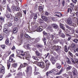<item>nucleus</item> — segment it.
Returning <instances> with one entry per match:
<instances>
[{
    "instance_id": "16",
    "label": "nucleus",
    "mask_w": 78,
    "mask_h": 78,
    "mask_svg": "<svg viewBox=\"0 0 78 78\" xmlns=\"http://www.w3.org/2000/svg\"><path fill=\"white\" fill-rule=\"evenodd\" d=\"M41 18L42 19H43L44 20V21H47V20H48V19H47V18L46 17V16H41Z\"/></svg>"
},
{
    "instance_id": "1",
    "label": "nucleus",
    "mask_w": 78,
    "mask_h": 78,
    "mask_svg": "<svg viewBox=\"0 0 78 78\" xmlns=\"http://www.w3.org/2000/svg\"><path fill=\"white\" fill-rule=\"evenodd\" d=\"M52 73H53V74H54L55 75H59L61 73L60 72H58L56 71L55 70L52 69V70L48 71L46 73V75L47 76H48V75H50Z\"/></svg>"
},
{
    "instance_id": "21",
    "label": "nucleus",
    "mask_w": 78,
    "mask_h": 78,
    "mask_svg": "<svg viewBox=\"0 0 78 78\" xmlns=\"http://www.w3.org/2000/svg\"><path fill=\"white\" fill-rule=\"evenodd\" d=\"M47 29L48 30H49V31H52V30H53L52 27L51 26H48V27Z\"/></svg>"
},
{
    "instance_id": "54",
    "label": "nucleus",
    "mask_w": 78,
    "mask_h": 78,
    "mask_svg": "<svg viewBox=\"0 0 78 78\" xmlns=\"http://www.w3.org/2000/svg\"><path fill=\"white\" fill-rule=\"evenodd\" d=\"M28 64H27V63H23V67H26V66H28Z\"/></svg>"
},
{
    "instance_id": "8",
    "label": "nucleus",
    "mask_w": 78,
    "mask_h": 78,
    "mask_svg": "<svg viewBox=\"0 0 78 78\" xmlns=\"http://www.w3.org/2000/svg\"><path fill=\"white\" fill-rule=\"evenodd\" d=\"M50 60L51 61V62L53 65H54L56 62V60L55 59V58L53 57H51L50 59Z\"/></svg>"
},
{
    "instance_id": "11",
    "label": "nucleus",
    "mask_w": 78,
    "mask_h": 78,
    "mask_svg": "<svg viewBox=\"0 0 78 78\" xmlns=\"http://www.w3.org/2000/svg\"><path fill=\"white\" fill-rule=\"evenodd\" d=\"M52 26L53 28H54V29H57V30H59V28L58 27V26L57 25V24H53L52 25Z\"/></svg>"
},
{
    "instance_id": "5",
    "label": "nucleus",
    "mask_w": 78,
    "mask_h": 78,
    "mask_svg": "<svg viewBox=\"0 0 78 78\" xmlns=\"http://www.w3.org/2000/svg\"><path fill=\"white\" fill-rule=\"evenodd\" d=\"M21 55L23 56H26V55H27L26 57V59L28 61H29L30 60V55L28 54V51H27L24 53L23 54H21Z\"/></svg>"
},
{
    "instance_id": "24",
    "label": "nucleus",
    "mask_w": 78,
    "mask_h": 78,
    "mask_svg": "<svg viewBox=\"0 0 78 78\" xmlns=\"http://www.w3.org/2000/svg\"><path fill=\"white\" fill-rule=\"evenodd\" d=\"M67 59H68V60L66 62L67 64H71V61H70V60L69 58H67Z\"/></svg>"
},
{
    "instance_id": "27",
    "label": "nucleus",
    "mask_w": 78,
    "mask_h": 78,
    "mask_svg": "<svg viewBox=\"0 0 78 78\" xmlns=\"http://www.w3.org/2000/svg\"><path fill=\"white\" fill-rule=\"evenodd\" d=\"M73 73L74 75V76H76V73H77V71L76 70H73Z\"/></svg>"
},
{
    "instance_id": "7",
    "label": "nucleus",
    "mask_w": 78,
    "mask_h": 78,
    "mask_svg": "<svg viewBox=\"0 0 78 78\" xmlns=\"http://www.w3.org/2000/svg\"><path fill=\"white\" fill-rule=\"evenodd\" d=\"M35 53L36 56L39 59H42V54L39 52L38 51H36Z\"/></svg>"
},
{
    "instance_id": "52",
    "label": "nucleus",
    "mask_w": 78,
    "mask_h": 78,
    "mask_svg": "<svg viewBox=\"0 0 78 78\" xmlns=\"http://www.w3.org/2000/svg\"><path fill=\"white\" fill-rule=\"evenodd\" d=\"M35 40H36V42H38L40 41V38L39 37H38L35 39Z\"/></svg>"
},
{
    "instance_id": "45",
    "label": "nucleus",
    "mask_w": 78,
    "mask_h": 78,
    "mask_svg": "<svg viewBox=\"0 0 78 78\" xmlns=\"http://www.w3.org/2000/svg\"><path fill=\"white\" fill-rule=\"evenodd\" d=\"M37 14H35L34 17V19H37Z\"/></svg>"
},
{
    "instance_id": "15",
    "label": "nucleus",
    "mask_w": 78,
    "mask_h": 78,
    "mask_svg": "<svg viewBox=\"0 0 78 78\" xmlns=\"http://www.w3.org/2000/svg\"><path fill=\"white\" fill-rule=\"evenodd\" d=\"M55 37V35L53 34L51 35H49L48 37V39H54V37Z\"/></svg>"
},
{
    "instance_id": "10",
    "label": "nucleus",
    "mask_w": 78,
    "mask_h": 78,
    "mask_svg": "<svg viewBox=\"0 0 78 78\" xmlns=\"http://www.w3.org/2000/svg\"><path fill=\"white\" fill-rule=\"evenodd\" d=\"M66 27L67 28H68V29H69V30H71V34H74V33H75V30L73 29H72V27H69V26L67 25L66 26Z\"/></svg>"
},
{
    "instance_id": "26",
    "label": "nucleus",
    "mask_w": 78,
    "mask_h": 78,
    "mask_svg": "<svg viewBox=\"0 0 78 78\" xmlns=\"http://www.w3.org/2000/svg\"><path fill=\"white\" fill-rule=\"evenodd\" d=\"M33 11H30V12L31 13V15H30V18L31 19L33 18V16H34V13H33Z\"/></svg>"
},
{
    "instance_id": "29",
    "label": "nucleus",
    "mask_w": 78,
    "mask_h": 78,
    "mask_svg": "<svg viewBox=\"0 0 78 78\" xmlns=\"http://www.w3.org/2000/svg\"><path fill=\"white\" fill-rule=\"evenodd\" d=\"M42 41H43L44 44V45H46V38L44 37L43 38Z\"/></svg>"
},
{
    "instance_id": "50",
    "label": "nucleus",
    "mask_w": 78,
    "mask_h": 78,
    "mask_svg": "<svg viewBox=\"0 0 78 78\" xmlns=\"http://www.w3.org/2000/svg\"><path fill=\"white\" fill-rule=\"evenodd\" d=\"M69 54L70 55V56H71L72 57L73 56V54L72 53V52L70 51H69Z\"/></svg>"
},
{
    "instance_id": "19",
    "label": "nucleus",
    "mask_w": 78,
    "mask_h": 78,
    "mask_svg": "<svg viewBox=\"0 0 78 78\" xmlns=\"http://www.w3.org/2000/svg\"><path fill=\"white\" fill-rule=\"evenodd\" d=\"M36 46L38 48H41L43 47V46L41 44H37Z\"/></svg>"
},
{
    "instance_id": "18",
    "label": "nucleus",
    "mask_w": 78,
    "mask_h": 78,
    "mask_svg": "<svg viewBox=\"0 0 78 78\" xmlns=\"http://www.w3.org/2000/svg\"><path fill=\"white\" fill-rule=\"evenodd\" d=\"M37 22H39L40 23H44V20L40 18L38 19Z\"/></svg>"
},
{
    "instance_id": "9",
    "label": "nucleus",
    "mask_w": 78,
    "mask_h": 78,
    "mask_svg": "<svg viewBox=\"0 0 78 78\" xmlns=\"http://www.w3.org/2000/svg\"><path fill=\"white\" fill-rule=\"evenodd\" d=\"M43 30L44 29L43 28V27H42V26H39L37 27V32H39V33H40V32L42 31H43Z\"/></svg>"
},
{
    "instance_id": "28",
    "label": "nucleus",
    "mask_w": 78,
    "mask_h": 78,
    "mask_svg": "<svg viewBox=\"0 0 78 78\" xmlns=\"http://www.w3.org/2000/svg\"><path fill=\"white\" fill-rule=\"evenodd\" d=\"M4 32L5 33H9V31H8V30H7L6 28L4 29Z\"/></svg>"
},
{
    "instance_id": "53",
    "label": "nucleus",
    "mask_w": 78,
    "mask_h": 78,
    "mask_svg": "<svg viewBox=\"0 0 78 78\" xmlns=\"http://www.w3.org/2000/svg\"><path fill=\"white\" fill-rule=\"evenodd\" d=\"M35 23H36V22H35V21L32 22L31 23V26H33V25H34L35 24Z\"/></svg>"
},
{
    "instance_id": "40",
    "label": "nucleus",
    "mask_w": 78,
    "mask_h": 78,
    "mask_svg": "<svg viewBox=\"0 0 78 78\" xmlns=\"http://www.w3.org/2000/svg\"><path fill=\"white\" fill-rule=\"evenodd\" d=\"M5 43L6 45H8L9 44V40L7 39L5 40Z\"/></svg>"
},
{
    "instance_id": "51",
    "label": "nucleus",
    "mask_w": 78,
    "mask_h": 78,
    "mask_svg": "<svg viewBox=\"0 0 78 78\" xmlns=\"http://www.w3.org/2000/svg\"><path fill=\"white\" fill-rule=\"evenodd\" d=\"M30 41L31 42H33V41H34V38H32L31 37H30Z\"/></svg>"
},
{
    "instance_id": "55",
    "label": "nucleus",
    "mask_w": 78,
    "mask_h": 78,
    "mask_svg": "<svg viewBox=\"0 0 78 78\" xmlns=\"http://www.w3.org/2000/svg\"><path fill=\"white\" fill-rule=\"evenodd\" d=\"M71 59L72 62H73V64H75V61H74L73 59V58H71Z\"/></svg>"
},
{
    "instance_id": "34",
    "label": "nucleus",
    "mask_w": 78,
    "mask_h": 78,
    "mask_svg": "<svg viewBox=\"0 0 78 78\" xmlns=\"http://www.w3.org/2000/svg\"><path fill=\"white\" fill-rule=\"evenodd\" d=\"M63 31L65 33H68L70 32V30H69L68 29H66V30Z\"/></svg>"
},
{
    "instance_id": "41",
    "label": "nucleus",
    "mask_w": 78,
    "mask_h": 78,
    "mask_svg": "<svg viewBox=\"0 0 78 78\" xmlns=\"http://www.w3.org/2000/svg\"><path fill=\"white\" fill-rule=\"evenodd\" d=\"M39 69L37 68V67L35 66L34 67V71H38Z\"/></svg>"
},
{
    "instance_id": "31",
    "label": "nucleus",
    "mask_w": 78,
    "mask_h": 78,
    "mask_svg": "<svg viewBox=\"0 0 78 78\" xmlns=\"http://www.w3.org/2000/svg\"><path fill=\"white\" fill-rule=\"evenodd\" d=\"M32 58H33L35 60H37V61L39 60V59L38 58H37L36 57H35V56H33L32 57Z\"/></svg>"
},
{
    "instance_id": "43",
    "label": "nucleus",
    "mask_w": 78,
    "mask_h": 78,
    "mask_svg": "<svg viewBox=\"0 0 78 78\" xmlns=\"http://www.w3.org/2000/svg\"><path fill=\"white\" fill-rule=\"evenodd\" d=\"M43 27H44V28H45L46 27H47V24L44 23L43 24Z\"/></svg>"
},
{
    "instance_id": "32",
    "label": "nucleus",
    "mask_w": 78,
    "mask_h": 78,
    "mask_svg": "<svg viewBox=\"0 0 78 78\" xmlns=\"http://www.w3.org/2000/svg\"><path fill=\"white\" fill-rule=\"evenodd\" d=\"M7 67H8V70L9 69V68L10 67V66L11 65L10 63H9V62H8L7 63Z\"/></svg>"
},
{
    "instance_id": "17",
    "label": "nucleus",
    "mask_w": 78,
    "mask_h": 78,
    "mask_svg": "<svg viewBox=\"0 0 78 78\" xmlns=\"http://www.w3.org/2000/svg\"><path fill=\"white\" fill-rule=\"evenodd\" d=\"M17 16L19 18H20V17H22V14L20 12H18L17 14Z\"/></svg>"
},
{
    "instance_id": "13",
    "label": "nucleus",
    "mask_w": 78,
    "mask_h": 78,
    "mask_svg": "<svg viewBox=\"0 0 78 78\" xmlns=\"http://www.w3.org/2000/svg\"><path fill=\"white\" fill-rule=\"evenodd\" d=\"M70 49V47L68 46L67 45H65L64 47V51L66 53H67L69 51V50Z\"/></svg>"
},
{
    "instance_id": "39",
    "label": "nucleus",
    "mask_w": 78,
    "mask_h": 78,
    "mask_svg": "<svg viewBox=\"0 0 78 78\" xmlns=\"http://www.w3.org/2000/svg\"><path fill=\"white\" fill-rule=\"evenodd\" d=\"M27 71H26L27 73L29 72V71L30 70V66H28L27 67Z\"/></svg>"
},
{
    "instance_id": "49",
    "label": "nucleus",
    "mask_w": 78,
    "mask_h": 78,
    "mask_svg": "<svg viewBox=\"0 0 78 78\" xmlns=\"http://www.w3.org/2000/svg\"><path fill=\"white\" fill-rule=\"evenodd\" d=\"M65 4V0H63L62 2V5L63 6H64V4Z\"/></svg>"
},
{
    "instance_id": "36",
    "label": "nucleus",
    "mask_w": 78,
    "mask_h": 78,
    "mask_svg": "<svg viewBox=\"0 0 78 78\" xmlns=\"http://www.w3.org/2000/svg\"><path fill=\"white\" fill-rule=\"evenodd\" d=\"M30 75H31V73H32V67H31V66H30Z\"/></svg>"
},
{
    "instance_id": "22",
    "label": "nucleus",
    "mask_w": 78,
    "mask_h": 78,
    "mask_svg": "<svg viewBox=\"0 0 78 78\" xmlns=\"http://www.w3.org/2000/svg\"><path fill=\"white\" fill-rule=\"evenodd\" d=\"M39 9L40 12H43V8L42 6H39Z\"/></svg>"
},
{
    "instance_id": "3",
    "label": "nucleus",
    "mask_w": 78,
    "mask_h": 78,
    "mask_svg": "<svg viewBox=\"0 0 78 78\" xmlns=\"http://www.w3.org/2000/svg\"><path fill=\"white\" fill-rule=\"evenodd\" d=\"M37 65L38 66H39L42 69H44L45 67V63L43 62H37Z\"/></svg>"
},
{
    "instance_id": "42",
    "label": "nucleus",
    "mask_w": 78,
    "mask_h": 78,
    "mask_svg": "<svg viewBox=\"0 0 78 78\" xmlns=\"http://www.w3.org/2000/svg\"><path fill=\"white\" fill-rule=\"evenodd\" d=\"M9 58V62H12V61H13V59H12L11 57H10Z\"/></svg>"
},
{
    "instance_id": "60",
    "label": "nucleus",
    "mask_w": 78,
    "mask_h": 78,
    "mask_svg": "<svg viewBox=\"0 0 78 78\" xmlns=\"http://www.w3.org/2000/svg\"><path fill=\"white\" fill-rule=\"evenodd\" d=\"M1 48H2V49H5V46L4 45H2L1 46Z\"/></svg>"
},
{
    "instance_id": "38",
    "label": "nucleus",
    "mask_w": 78,
    "mask_h": 78,
    "mask_svg": "<svg viewBox=\"0 0 78 78\" xmlns=\"http://www.w3.org/2000/svg\"><path fill=\"white\" fill-rule=\"evenodd\" d=\"M62 37V38H64L65 37H66V36H65V35L64 34L62 33V34L60 36Z\"/></svg>"
},
{
    "instance_id": "6",
    "label": "nucleus",
    "mask_w": 78,
    "mask_h": 78,
    "mask_svg": "<svg viewBox=\"0 0 78 78\" xmlns=\"http://www.w3.org/2000/svg\"><path fill=\"white\" fill-rule=\"evenodd\" d=\"M67 23L68 25H69L71 27H74L75 26V24L72 23V20L70 18H68L67 20Z\"/></svg>"
},
{
    "instance_id": "33",
    "label": "nucleus",
    "mask_w": 78,
    "mask_h": 78,
    "mask_svg": "<svg viewBox=\"0 0 78 78\" xmlns=\"http://www.w3.org/2000/svg\"><path fill=\"white\" fill-rule=\"evenodd\" d=\"M50 55V53H47V54H45L44 56L45 59H46L47 57H48V56Z\"/></svg>"
},
{
    "instance_id": "64",
    "label": "nucleus",
    "mask_w": 78,
    "mask_h": 78,
    "mask_svg": "<svg viewBox=\"0 0 78 78\" xmlns=\"http://www.w3.org/2000/svg\"><path fill=\"white\" fill-rule=\"evenodd\" d=\"M0 20H4V18L2 17H0Z\"/></svg>"
},
{
    "instance_id": "46",
    "label": "nucleus",
    "mask_w": 78,
    "mask_h": 78,
    "mask_svg": "<svg viewBox=\"0 0 78 78\" xmlns=\"http://www.w3.org/2000/svg\"><path fill=\"white\" fill-rule=\"evenodd\" d=\"M16 51L17 54H17V55H20V51L19 50H16Z\"/></svg>"
},
{
    "instance_id": "47",
    "label": "nucleus",
    "mask_w": 78,
    "mask_h": 78,
    "mask_svg": "<svg viewBox=\"0 0 78 78\" xmlns=\"http://www.w3.org/2000/svg\"><path fill=\"white\" fill-rule=\"evenodd\" d=\"M12 66L14 67H16L17 66V63L13 64H12Z\"/></svg>"
},
{
    "instance_id": "63",
    "label": "nucleus",
    "mask_w": 78,
    "mask_h": 78,
    "mask_svg": "<svg viewBox=\"0 0 78 78\" xmlns=\"http://www.w3.org/2000/svg\"><path fill=\"white\" fill-rule=\"evenodd\" d=\"M43 34H44L45 35H47V32H45V31H44L43 32Z\"/></svg>"
},
{
    "instance_id": "12",
    "label": "nucleus",
    "mask_w": 78,
    "mask_h": 78,
    "mask_svg": "<svg viewBox=\"0 0 78 78\" xmlns=\"http://www.w3.org/2000/svg\"><path fill=\"white\" fill-rule=\"evenodd\" d=\"M73 7L72 6H70L69 8H68V13H69V12H70V14H71L73 13Z\"/></svg>"
},
{
    "instance_id": "48",
    "label": "nucleus",
    "mask_w": 78,
    "mask_h": 78,
    "mask_svg": "<svg viewBox=\"0 0 78 78\" xmlns=\"http://www.w3.org/2000/svg\"><path fill=\"white\" fill-rule=\"evenodd\" d=\"M14 20H15L16 21H18L19 20L18 17H17V16L15 17L14 18Z\"/></svg>"
},
{
    "instance_id": "44",
    "label": "nucleus",
    "mask_w": 78,
    "mask_h": 78,
    "mask_svg": "<svg viewBox=\"0 0 78 78\" xmlns=\"http://www.w3.org/2000/svg\"><path fill=\"white\" fill-rule=\"evenodd\" d=\"M72 69V66H69V67H68L67 68H66V70H70V69Z\"/></svg>"
},
{
    "instance_id": "4",
    "label": "nucleus",
    "mask_w": 78,
    "mask_h": 78,
    "mask_svg": "<svg viewBox=\"0 0 78 78\" xmlns=\"http://www.w3.org/2000/svg\"><path fill=\"white\" fill-rule=\"evenodd\" d=\"M5 67L2 66L1 68H0V78H2L3 75L5 74Z\"/></svg>"
},
{
    "instance_id": "57",
    "label": "nucleus",
    "mask_w": 78,
    "mask_h": 78,
    "mask_svg": "<svg viewBox=\"0 0 78 78\" xmlns=\"http://www.w3.org/2000/svg\"><path fill=\"white\" fill-rule=\"evenodd\" d=\"M2 3L3 5H5L6 3V0H3Z\"/></svg>"
},
{
    "instance_id": "20",
    "label": "nucleus",
    "mask_w": 78,
    "mask_h": 78,
    "mask_svg": "<svg viewBox=\"0 0 78 78\" xmlns=\"http://www.w3.org/2000/svg\"><path fill=\"white\" fill-rule=\"evenodd\" d=\"M56 68H57V69H60L61 67V65H60L59 63H57L56 64Z\"/></svg>"
},
{
    "instance_id": "35",
    "label": "nucleus",
    "mask_w": 78,
    "mask_h": 78,
    "mask_svg": "<svg viewBox=\"0 0 78 78\" xmlns=\"http://www.w3.org/2000/svg\"><path fill=\"white\" fill-rule=\"evenodd\" d=\"M59 42L60 44H61L62 45H63V44H64V40L62 39Z\"/></svg>"
},
{
    "instance_id": "56",
    "label": "nucleus",
    "mask_w": 78,
    "mask_h": 78,
    "mask_svg": "<svg viewBox=\"0 0 78 78\" xmlns=\"http://www.w3.org/2000/svg\"><path fill=\"white\" fill-rule=\"evenodd\" d=\"M54 42H55V43H58V42H59V40H54L53 41Z\"/></svg>"
},
{
    "instance_id": "58",
    "label": "nucleus",
    "mask_w": 78,
    "mask_h": 78,
    "mask_svg": "<svg viewBox=\"0 0 78 78\" xmlns=\"http://www.w3.org/2000/svg\"><path fill=\"white\" fill-rule=\"evenodd\" d=\"M25 37H26L27 38H28V37H30L29 35H28L27 34H25Z\"/></svg>"
},
{
    "instance_id": "61",
    "label": "nucleus",
    "mask_w": 78,
    "mask_h": 78,
    "mask_svg": "<svg viewBox=\"0 0 78 78\" xmlns=\"http://www.w3.org/2000/svg\"><path fill=\"white\" fill-rule=\"evenodd\" d=\"M56 78H63L61 76H59L56 77Z\"/></svg>"
},
{
    "instance_id": "37",
    "label": "nucleus",
    "mask_w": 78,
    "mask_h": 78,
    "mask_svg": "<svg viewBox=\"0 0 78 78\" xmlns=\"http://www.w3.org/2000/svg\"><path fill=\"white\" fill-rule=\"evenodd\" d=\"M34 75H37L38 74H39V73L36 71H34Z\"/></svg>"
},
{
    "instance_id": "25",
    "label": "nucleus",
    "mask_w": 78,
    "mask_h": 78,
    "mask_svg": "<svg viewBox=\"0 0 78 78\" xmlns=\"http://www.w3.org/2000/svg\"><path fill=\"white\" fill-rule=\"evenodd\" d=\"M60 48H61V47L60 46H57L56 48L55 49L56 51L60 50Z\"/></svg>"
},
{
    "instance_id": "62",
    "label": "nucleus",
    "mask_w": 78,
    "mask_h": 78,
    "mask_svg": "<svg viewBox=\"0 0 78 78\" xmlns=\"http://www.w3.org/2000/svg\"><path fill=\"white\" fill-rule=\"evenodd\" d=\"M16 49V47L15 46H13L11 50H15Z\"/></svg>"
},
{
    "instance_id": "2",
    "label": "nucleus",
    "mask_w": 78,
    "mask_h": 78,
    "mask_svg": "<svg viewBox=\"0 0 78 78\" xmlns=\"http://www.w3.org/2000/svg\"><path fill=\"white\" fill-rule=\"evenodd\" d=\"M44 62L45 64V68L44 69V72H46L47 70H48V69H49V67L50 65V62L48 61V60L47 59H45L44 60Z\"/></svg>"
},
{
    "instance_id": "59",
    "label": "nucleus",
    "mask_w": 78,
    "mask_h": 78,
    "mask_svg": "<svg viewBox=\"0 0 78 78\" xmlns=\"http://www.w3.org/2000/svg\"><path fill=\"white\" fill-rule=\"evenodd\" d=\"M56 51H57L58 53H61V49H59L58 50H57Z\"/></svg>"
},
{
    "instance_id": "30",
    "label": "nucleus",
    "mask_w": 78,
    "mask_h": 78,
    "mask_svg": "<svg viewBox=\"0 0 78 78\" xmlns=\"http://www.w3.org/2000/svg\"><path fill=\"white\" fill-rule=\"evenodd\" d=\"M58 33L59 36H61L62 34V31L61 30L59 29Z\"/></svg>"
},
{
    "instance_id": "14",
    "label": "nucleus",
    "mask_w": 78,
    "mask_h": 78,
    "mask_svg": "<svg viewBox=\"0 0 78 78\" xmlns=\"http://www.w3.org/2000/svg\"><path fill=\"white\" fill-rule=\"evenodd\" d=\"M60 27L62 30H63V31H65V30H66V29L65 28V27L64 26V24H61V23L59 25Z\"/></svg>"
},
{
    "instance_id": "23",
    "label": "nucleus",
    "mask_w": 78,
    "mask_h": 78,
    "mask_svg": "<svg viewBox=\"0 0 78 78\" xmlns=\"http://www.w3.org/2000/svg\"><path fill=\"white\" fill-rule=\"evenodd\" d=\"M17 30H18V29L17 27H15L14 28V30H13V33H16L17 32Z\"/></svg>"
}]
</instances>
